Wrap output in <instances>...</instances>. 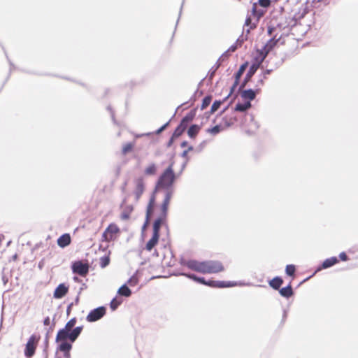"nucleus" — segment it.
Segmentation results:
<instances>
[{
  "mask_svg": "<svg viewBox=\"0 0 358 358\" xmlns=\"http://www.w3.org/2000/svg\"><path fill=\"white\" fill-rule=\"evenodd\" d=\"M77 320L76 317L71 318L65 325L64 328L59 330L56 336V342L59 343L57 350L64 352L65 358H71L70 351L72 348L71 343H69V339L73 343L80 334L83 327H77L72 328L76 325Z\"/></svg>",
  "mask_w": 358,
  "mask_h": 358,
  "instance_id": "obj_1",
  "label": "nucleus"
},
{
  "mask_svg": "<svg viewBox=\"0 0 358 358\" xmlns=\"http://www.w3.org/2000/svg\"><path fill=\"white\" fill-rule=\"evenodd\" d=\"M171 199V193L167 192L164 201L160 206V213L153 224L152 235L145 245V250L151 251L157 244L159 238V230L162 225L166 223L167 213L169 203Z\"/></svg>",
  "mask_w": 358,
  "mask_h": 358,
  "instance_id": "obj_2",
  "label": "nucleus"
},
{
  "mask_svg": "<svg viewBox=\"0 0 358 358\" xmlns=\"http://www.w3.org/2000/svg\"><path fill=\"white\" fill-rule=\"evenodd\" d=\"M181 264L188 268L203 274H212L224 270L222 264L219 261L208 260L200 262L195 259L185 260Z\"/></svg>",
  "mask_w": 358,
  "mask_h": 358,
  "instance_id": "obj_3",
  "label": "nucleus"
},
{
  "mask_svg": "<svg viewBox=\"0 0 358 358\" xmlns=\"http://www.w3.org/2000/svg\"><path fill=\"white\" fill-rule=\"evenodd\" d=\"M173 166V164H171L160 176L157 185L158 187L166 188L169 187L173 184L175 180V174Z\"/></svg>",
  "mask_w": 358,
  "mask_h": 358,
  "instance_id": "obj_4",
  "label": "nucleus"
},
{
  "mask_svg": "<svg viewBox=\"0 0 358 358\" xmlns=\"http://www.w3.org/2000/svg\"><path fill=\"white\" fill-rule=\"evenodd\" d=\"M120 234L121 229L119 226L115 222L110 223L102 234V241L107 243L114 241L117 239Z\"/></svg>",
  "mask_w": 358,
  "mask_h": 358,
  "instance_id": "obj_5",
  "label": "nucleus"
},
{
  "mask_svg": "<svg viewBox=\"0 0 358 358\" xmlns=\"http://www.w3.org/2000/svg\"><path fill=\"white\" fill-rule=\"evenodd\" d=\"M263 15V10H257V3H254L252 4L251 14L246 18L245 22V25L250 27L248 30V32L250 29H253L256 27L257 23Z\"/></svg>",
  "mask_w": 358,
  "mask_h": 358,
  "instance_id": "obj_6",
  "label": "nucleus"
},
{
  "mask_svg": "<svg viewBox=\"0 0 358 358\" xmlns=\"http://www.w3.org/2000/svg\"><path fill=\"white\" fill-rule=\"evenodd\" d=\"M194 119V115L192 113H189L186 115L181 120L180 124L175 129L172 137L171 141L173 138H177L180 137L187 128L189 123L192 121Z\"/></svg>",
  "mask_w": 358,
  "mask_h": 358,
  "instance_id": "obj_7",
  "label": "nucleus"
},
{
  "mask_svg": "<svg viewBox=\"0 0 358 358\" xmlns=\"http://www.w3.org/2000/svg\"><path fill=\"white\" fill-rule=\"evenodd\" d=\"M133 185L132 193L135 196V199L138 201L145 189L143 178L142 176L136 177L133 180Z\"/></svg>",
  "mask_w": 358,
  "mask_h": 358,
  "instance_id": "obj_8",
  "label": "nucleus"
},
{
  "mask_svg": "<svg viewBox=\"0 0 358 358\" xmlns=\"http://www.w3.org/2000/svg\"><path fill=\"white\" fill-rule=\"evenodd\" d=\"M39 340L40 337H37L36 335H32L29 337L24 350V355L26 357H31L35 354Z\"/></svg>",
  "mask_w": 358,
  "mask_h": 358,
  "instance_id": "obj_9",
  "label": "nucleus"
},
{
  "mask_svg": "<svg viewBox=\"0 0 358 358\" xmlns=\"http://www.w3.org/2000/svg\"><path fill=\"white\" fill-rule=\"evenodd\" d=\"M106 310L103 306L96 308L90 312L86 320L90 322H96L103 317L106 314Z\"/></svg>",
  "mask_w": 358,
  "mask_h": 358,
  "instance_id": "obj_10",
  "label": "nucleus"
},
{
  "mask_svg": "<svg viewBox=\"0 0 358 358\" xmlns=\"http://www.w3.org/2000/svg\"><path fill=\"white\" fill-rule=\"evenodd\" d=\"M72 271L81 276H86L89 272V265L81 261L75 262L72 265Z\"/></svg>",
  "mask_w": 358,
  "mask_h": 358,
  "instance_id": "obj_11",
  "label": "nucleus"
},
{
  "mask_svg": "<svg viewBox=\"0 0 358 358\" xmlns=\"http://www.w3.org/2000/svg\"><path fill=\"white\" fill-rule=\"evenodd\" d=\"M278 39H275V37L270 39L266 44L264 45L262 50H259L260 62H263L266 57L267 55L271 50L275 46Z\"/></svg>",
  "mask_w": 358,
  "mask_h": 358,
  "instance_id": "obj_12",
  "label": "nucleus"
},
{
  "mask_svg": "<svg viewBox=\"0 0 358 358\" xmlns=\"http://www.w3.org/2000/svg\"><path fill=\"white\" fill-rule=\"evenodd\" d=\"M201 284L208 285L212 287H229L233 285V284H231L230 282H226L224 281H214V280H209L206 281L204 278L199 277L198 279V282Z\"/></svg>",
  "mask_w": 358,
  "mask_h": 358,
  "instance_id": "obj_13",
  "label": "nucleus"
},
{
  "mask_svg": "<svg viewBox=\"0 0 358 358\" xmlns=\"http://www.w3.org/2000/svg\"><path fill=\"white\" fill-rule=\"evenodd\" d=\"M156 204V197L155 195L153 194L150 199L148 204L146 208V215H145V224H148L150 222V220L153 215L155 207Z\"/></svg>",
  "mask_w": 358,
  "mask_h": 358,
  "instance_id": "obj_14",
  "label": "nucleus"
},
{
  "mask_svg": "<svg viewBox=\"0 0 358 358\" xmlns=\"http://www.w3.org/2000/svg\"><path fill=\"white\" fill-rule=\"evenodd\" d=\"M122 212L120 215L121 220L127 221L131 217V215L134 211V206L131 204H125L121 206Z\"/></svg>",
  "mask_w": 358,
  "mask_h": 358,
  "instance_id": "obj_15",
  "label": "nucleus"
},
{
  "mask_svg": "<svg viewBox=\"0 0 358 358\" xmlns=\"http://www.w3.org/2000/svg\"><path fill=\"white\" fill-rule=\"evenodd\" d=\"M263 62H260V57H259L258 58L256 59V62L255 63H253L247 75H246V78H245V82L241 85V87L240 88H243L244 87L246 82L254 75V73L257 71V70L259 68L261 64Z\"/></svg>",
  "mask_w": 358,
  "mask_h": 358,
  "instance_id": "obj_16",
  "label": "nucleus"
},
{
  "mask_svg": "<svg viewBox=\"0 0 358 358\" xmlns=\"http://www.w3.org/2000/svg\"><path fill=\"white\" fill-rule=\"evenodd\" d=\"M68 287H66L64 284H60L55 289L53 296L55 299H61L68 293Z\"/></svg>",
  "mask_w": 358,
  "mask_h": 358,
  "instance_id": "obj_17",
  "label": "nucleus"
},
{
  "mask_svg": "<svg viewBox=\"0 0 358 358\" xmlns=\"http://www.w3.org/2000/svg\"><path fill=\"white\" fill-rule=\"evenodd\" d=\"M71 242V238L69 234H64L57 239V244L61 248H65L68 246L70 245Z\"/></svg>",
  "mask_w": 358,
  "mask_h": 358,
  "instance_id": "obj_18",
  "label": "nucleus"
},
{
  "mask_svg": "<svg viewBox=\"0 0 358 358\" xmlns=\"http://www.w3.org/2000/svg\"><path fill=\"white\" fill-rule=\"evenodd\" d=\"M246 67V64H244L241 65L238 69V71L236 73L235 75V81L234 83L231 87V92L234 90V89L236 87L239 83V79L242 76L243 73H244Z\"/></svg>",
  "mask_w": 358,
  "mask_h": 358,
  "instance_id": "obj_19",
  "label": "nucleus"
},
{
  "mask_svg": "<svg viewBox=\"0 0 358 358\" xmlns=\"http://www.w3.org/2000/svg\"><path fill=\"white\" fill-rule=\"evenodd\" d=\"M201 130V127L197 124H193L187 130V135L190 138L194 139Z\"/></svg>",
  "mask_w": 358,
  "mask_h": 358,
  "instance_id": "obj_20",
  "label": "nucleus"
},
{
  "mask_svg": "<svg viewBox=\"0 0 358 358\" xmlns=\"http://www.w3.org/2000/svg\"><path fill=\"white\" fill-rule=\"evenodd\" d=\"M256 96V92H255L252 90H243L241 92V97L245 100H248L247 101H250L255 99Z\"/></svg>",
  "mask_w": 358,
  "mask_h": 358,
  "instance_id": "obj_21",
  "label": "nucleus"
},
{
  "mask_svg": "<svg viewBox=\"0 0 358 358\" xmlns=\"http://www.w3.org/2000/svg\"><path fill=\"white\" fill-rule=\"evenodd\" d=\"M283 283V280L280 277H275L268 282L269 285L274 289L278 290Z\"/></svg>",
  "mask_w": 358,
  "mask_h": 358,
  "instance_id": "obj_22",
  "label": "nucleus"
},
{
  "mask_svg": "<svg viewBox=\"0 0 358 358\" xmlns=\"http://www.w3.org/2000/svg\"><path fill=\"white\" fill-rule=\"evenodd\" d=\"M338 262V259L336 257H332L331 258H328L323 262V263L322 264V268H329V267L335 265Z\"/></svg>",
  "mask_w": 358,
  "mask_h": 358,
  "instance_id": "obj_23",
  "label": "nucleus"
},
{
  "mask_svg": "<svg viewBox=\"0 0 358 358\" xmlns=\"http://www.w3.org/2000/svg\"><path fill=\"white\" fill-rule=\"evenodd\" d=\"M279 292L281 296L289 298L293 295V290L291 285L279 289Z\"/></svg>",
  "mask_w": 358,
  "mask_h": 358,
  "instance_id": "obj_24",
  "label": "nucleus"
},
{
  "mask_svg": "<svg viewBox=\"0 0 358 358\" xmlns=\"http://www.w3.org/2000/svg\"><path fill=\"white\" fill-rule=\"evenodd\" d=\"M251 107L250 101H245L244 103H238L235 106V110L239 112H244Z\"/></svg>",
  "mask_w": 358,
  "mask_h": 358,
  "instance_id": "obj_25",
  "label": "nucleus"
},
{
  "mask_svg": "<svg viewBox=\"0 0 358 358\" xmlns=\"http://www.w3.org/2000/svg\"><path fill=\"white\" fill-rule=\"evenodd\" d=\"M157 173V166L155 164H149L144 170L145 176H154Z\"/></svg>",
  "mask_w": 358,
  "mask_h": 358,
  "instance_id": "obj_26",
  "label": "nucleus"
},
{
  "mask_svg": "<svg viewBox=\"0 0 358 358\" xmlns=\"http://www.w3.org/2000/svg\"><path fill=\"white\" fill-rule=\"evenodd\" d=\"M118 294L122 295V296L128 297V296H129L131 294V292L130 289L128 287H127L126 285H122L118 289Z\"/></svg>",
  "mask_w": 358,
  "mask_h": 358,
  "instance_id": "obj_27",
  "label": "nucleus"
},
{
  "mask_svg": "<svg viewBox=\"0 0 358 358\" xmlns=\"http://www.w3.org/2000/svg\"><path fill=\"white\" fill-rule=\"evenodd\" d=\"M134 147V143H127L122 146V152L123 155H127V153L131 152Z\"/></svg>",
  "mask_w": 358,
  "mask_h": 358,
  "instance_id": "obj_28",
  "label": "nucleus"
},
{
  "mask_svg": "<svg viewBox=\"0 0 358 358\" xmlns=\"http://www.w3.org/2000/svg\"><path fill=\"white\" fill-rule=\"evenodd\" d=\"M212 101V96H206L203 98L202 101V103L201 106V109L204 110L206 108L210 103Z\"/></svg>",
  "mask_w": 358,
  "mask_h": 358,
  "instance_id": "obj_29",
  "label": "nucleus"
},
{
  "mask_svg": "<svg viewBox=\"0 0 358 358\" xmlns=\"http://www.w3.org/2000/svg\"><path fill=\"white\" fill-rule=\"evenodd\" d=\"M110 263V257L108 255L103 256L100 258L99 259V264L101 268H105Z\"/></svg>",
  "mask_w": 358,
  "mask_h": 358,
  "instance_id": "obj_30",
  "label": "nucleus"
},
{
  "mask_svg": "<svg viewBox=\"0 0 358 358\" xmlns=\"http://www.w3.org/2000/svg\"><path fill=\"white\" fill-rule=\"evenodd\" d=\"M296 271L295 266L293 264H289L286 266L285 272L289 276H293Z\"/></svg>",
  "mask_w": 358,
  "mask_h": 358,
  "instance_id": "obj_31",
  "label": "nucleus"
},
{
  "mask_svg": "<svg viewBox=\"0 0 358 358\" xmlns=\"http://www.w3.org/2000/svg\"><path fill=\"white\" fill-rule=\"evenodd\" d=\"M221 131V127L219 125H216L212 128H209L207 129V132L213 135L217 134Z\"/></svg>",
  "mask_w": 358,
  "mask_h": 358,
  "instance_id": "obj_32",
  "label": "nucleus"
},
{
  "mask_svg": "<svg viewBox=\"0 0 358 358\" xmlns=\"http://www.w3.org/2000/svg\"><path fill=\"white\" fill-rule=\"evenodd\" d=\"M122 303V301L121 300H119V299H113L111 302H110V308L113 310H115Z\"/></svg>",
  "mask_w": 358,
  "mask_h": 358,
  "instance_id": "obj_33",
  "label": "nucleus"
},
{
  "mask_svg": "<svg viewBox=\"0 0 358 358\" xmlns=\"http://www.w3.org/2000/svg\"><path fill=\"white\" fill-rule=\"evenodd\" d=\"M221 106V101H215L213 105L211 106L210 111L211 113H215L217 111Z\"/></svg>",
  "mask_w": 358,
  "mask_h": 358,
  "instance_id": "obj_34",
  "label": "nucleus"
},
{
  "mask_svg": "<svg viewBox=\"0 0 358 358\" xmlns=\"http://www.w3.org/2000/svg\"><path fill=\"white\" fill-rule=\"evenodd\" d=\"M257 4L264 8H268L271 5V0H259Z\"/></svg>",
  "mask_w": 358,
  "mask_h": 358,
  "instance_id": "obj_35",
  "label": "nucleus"
},
{
  "mask_svg": "<svg viewBox=\"0 0 358 358\" xmlns=\"http://www.w3.org/2000/svg\"><path fill=\"white\" fill-rule=\"evenodd\" d=\"M184 275H185L186 277H187L189 279H192L196 282H198V279L199 277H197L196 275H195L194 274H183Z\"/></svg>",
  "mask_w": 358,
  "mask_h": 358,
  "instance_id": "obj_36",
  "label": "nucleus"
},
{
  "mask_svg": "<svg viewBox=\"0 0 358 358\" xmlns=\"http://www.w3.org/2000/svg\"><path fill=\"white\" fill-rule=\"evenodd\" d=\"M339 257L342 261H347L348 259L347 255L344 252L339 255Z\"/></svg>",
  "mask_w": 358,
  "mask_h": 358,
  "instance_id": "obj_37",
  "label": "nucleus"
},
{
  "mask_svg": "<svg viewBox=\"0 0 358 358\" xmlns=\"http://www.w3.org/2000/svg\"><path fill=\"white\" fill-rule=\"evenodd\" d=\"M43 324L45 326H49L50 324V319L49 317H46L43 320Z\"/></svg>",
  "mask_w": 358,
  "mask_h": 358,
  "instance_id": "obj_38",
  "label": "nucleus"
},
{
  "mask_svg": "<svg viewBox=\"0 0 358 358\" xmlns=\"http://www.w3.org/2000/svg\"><path fill=\"white\" fill-rule=\"evenodd\" d=\"M168 125V123L164 124L162 127H160L158 131H157V134H159L160 132H162Z\"/></svg>",
  "mask_w": 358,
  "mask_h": 358,
  "instance_id": "obj_39",
  "label": "nucleus"
},
{
  "mask_svg": "<svg viewBox=\"0 0 358 358\" xmlns=\"http://www.w3.org/2000/svg\"><path fill=\"white\" fill-rule=\"evenodd\" d=\"M182 155V157L183 158H187V156H188V150H184V151L182 152V155Z\"/></svg>",
  "mask_w": 358,
  "mask_h": 358,
  "instance_id": "obj_40",
  "label": "nucleus"
},
{
  "mask_svg": "<svg viewBox=\"0 0 358 358\" xmlns=\"http://www.w3.org/2000/svg\"><path fill=\"white\" fill-rule=\"evenodd\" d=\"M188 143L187 141H183L181 143V147L184 148L187 145Z\"/></svg>",
  "mask_w": 358,
  "mask_h": 358,
  "instance_id": "obj_41",
  "label": "nucleus"
},
{
  "mask_svg": "<svg viewBox=\"0 0 358 358\" xmlns=\"http://www.w3.org/2000/svg\"><path fill=\"white\" fill-rule=\"evenodd\" d=\"M272 31H273V28L269 27L268 29V33L269 35H271Z\"/></svg>",
  "mask_w": 358,
  "mask_h": 358,
  "instance_id": "obj_42",
  "label": "nucleus"
},
{
  "mask_svg": "<svg viewBox=\"0 0 358 358\" xmlns=\"http://www.w3.org/2000/svg\"><path fill=\"white\" fill-rule=\"evenodd\" d=\"M4 236L3 235L0 234V244L1 243L2 241L3 240Z\"/></svg>",
  "mask_w": 358,
  "mask_h": 358,
  "instance_id": "obj_43",
  "label": "nucleus"
},
{
  "mask_svg": "<svg viewBox=\"0 0 358 358\" xmlns=\"http://www.w3.org/2000/svg\"><path fill=\"white\" fill-rule=\"evenodd\" d=\"M193 150V147L192 146H189L188 149L187 150H188V152L191 150Z\"/></svg>",
  "mask_w": 358,
  "mask_h": 358,
  "instance_id": "obj_44",
  "label": "nucleus"
},
{
  "mask_svg": "<svg viewBox=\"0 0 358 358\" xmlns=\"http://www.w3.org/2000/svg\"><path fill=\"white\" fill-rule=\"evenodd\" d=\"M266 73H267V74L270 73V71H266Z\"/></svg>",
  "mask_w": 358,
  "mask_h": 358,
  "instance_id": "obj_45",
  "label": "nucleus"
}]
</instances>
